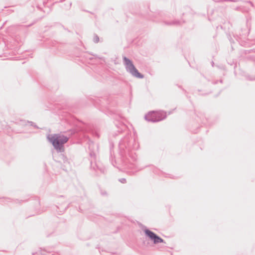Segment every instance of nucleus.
Wrapping results in <instances>:
<instances>
[{
  "mask_svg": "<svg viewBox=\"0 0 255 255\" xmlns=\"http://www.w3.org/2000/svg\"><path fill=\"white\" fill-rule=\"evenodd\" d=\"M145 234L148 237L150 240L153 241V242L154 244H157L159 243H162L163 242V240L159 237L158 236H156L154 233L148 230H145L144 231Z\"/></svg>",
  "mask_w": 255,
  "mask_h": 255,
  "instance_id": "3",
  "label": "nucleus"
},
{
  "mask_svg": "<svg viewBox=\"0 0 255 255\" xmlns=\"http://www.w3.org/2000/svg\"><path fill=\"white\" fill-rule=\"evenodd\" d=\"M124 61L125 62L127 70L133 76L138 78H143V76L138 71L130 60L125 57Z\"/></svg>",
  "mask_w": 255,
  "mask_h": 255,
  "instance_id": "2",
  "label": "nucleus"
},
{
  "mask_svg": "<svg viewBox=\"0 0 255 255\" xmlns=\"http://www.w3.org/2000/svg\"><path fill=\"white\" fill-rule=\"evenodd\" d=\"M150 114H151V115H160V113H154V112L151 113Z\"/></svg>",
  "mask_w": 255,
  "mask_h": 255,
  "instance_id": "4",
  "label": "nucleus"
},
{
  "mask_svg": "<svg viewBox=\"0 0 255 255\" xmlns=\"http://www.w3.org/2000/svg\"><path fill=\"white\" fill-rule=\"evenodd\" d=\"M165 118V116H164V117L163 118H159L158 119H156V120H153V121H160L161 120H162L163 119H164Z\"/></svg>",
  "mask_w": 255,
  "mask_h": 255,
  "instance_id": "5",
  "label": "nucleus"
},
{
  "mask_svg": "<svg viewBox=\"0 0 255 255\" xmlns=\"http://www.w3.org/2000/svg\"><path fill=\"white\" fill-rule=\"evenodd\" d=\"M48 138L55 149L60 152L64 151L63 144L67 142V137L62 134H54L49 135Z\"/></svg>",
  "mask_w": 255,
  "mask_h": 255,
  "instance_id": "1",
  "label": "nucleus"
}]
</instances>
